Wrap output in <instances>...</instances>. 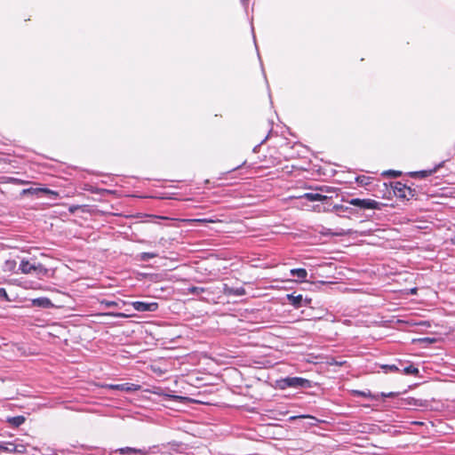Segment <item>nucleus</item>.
<instances>
[{
    "label": "nucleus",
    "mask_w": 455,
    "mask_h": 455,
    "mask_svg": "<svg viewBox=\"0 0 455 455\" xmlns=\"http://www.w3.org/2000/svg\"><path fill=\"white\" fill-rule=\"evenodd\" d=\"M279 387L281 388L306 389L312 387V382L300 377H287L279 380Z\"/></svg>",
    "instance_id": "f257e3e1"
},
{
    "label": "nucleus",
    "mask_w": 455,
    "mask_h": 455,
    "mask_svg": "<svg viewBox=\"0 0 455 455\" xmlns=\"http://www.w3.org/2000/svg\"><path fill=\"white\" fill-rule=\"evenodd\" d=\"M260 162L264 168L274 167L281 163V155L276 148H268L267 153L260 156Z\"/></svg>",
    "instance_id": "f03ea898"
},
{
    "label": "nucleus",
    "mask_w": 455,
    "mask_h": 455,
    "mask_svg": "<svg viewBox=\"0 0 455 455\" xmlns=\"http://www.w3.org/2000/svg\"><path fill=\"white\" fill-rule=\"evenodd\" d=\"M391 187L393 188L394 195L398 198L409 200L415 196L414 189H411L410 187L400 181L392 182Z\"/></svg>",
    "instance_id": "7ed1b4c3"
},
{
    "label": "nucleus",
    "mask_w": 455,
    "mask_h": 455,
    "mask_svg": "<svg viewBox=\"0 0 455 455\" xmlns=\"http://www.w3.org/2000/svg\"><path fill=\"white\" fill-rule=\"evenodd\" d=\"M350 205L359 207L360 209L379 210L382 204L373 199L353 198L347 201Z\"/></svg>",
    "instance_id": "20e7f679"
},
{
    "label": "nucleus",
    "mask_w": 455,
    "mask_h": 455,
    "mask_svg": "<svg viewBox=\"0 0 455 455\" xmlns=\"http://www.w3.org/2000/svg\"><path fill=\"white\" fill-rule=\"evenodd\" d=\"M20 269L23 274H31L36 272L37 275H46L48 272L43 265H36L28 260H22L20 265Z\"/></svg>",
    "instance_id": "39448f33"
},
{
    "label": "nucleus",
    "mask_w": 455,
    "mask_h": 455,
    "mask_svg": "<svg viewBox=\"0 0 455 455\" xmlns=\"http://www.w3.org/2000/svg\"><path fill=\"white\" fill-rule=\"evenodd\" d=\"M132 305L139 312H154L158 309V303L156 302L134 301Z\"/></svg>",
    "instance_id": "423d86ee"
},
{
    "label": "nucleus",
    "mask_w": 455,
    "mask_h": 455,
    "mask_svg": "<svg viewBox=\"0 0 455 455\" xmlns=\"http://www.w3.org/2000/svg\"><path fill=\"white\" fill-rule=\"evenodd\" d=\"M104 388L108 389H113V390H120L126 393L139 390L140 388V385L132 384V383H123V384H117V385H107L103 387Z\"/></svg>",
    "instance_id": "0eeeda50"
},
{
    "label": "nucleus",
    "mask_w": 455,
    "mask_h": 455,
    "mask_svg": "<svg viewBox=\"0 0 455 455\" xmlns=\"http://www.w3.org/2000/svg\"><path fill=\"white\" fill-rule=\"evenodd\" d=\"M287 299H288L289 303L296 308H299L302 306L303 297L301 294H299V295H295L294 293L288 294Z\"/></svg>",
    "instance_id": "6e6552de"
},
{
    "label": "nucleus",
    "mask_w": 455,
    "mask_h": 455,
    "mask_svg": "<svg viewBox=\"0 0 455 455\" xmlns=\"http://www.w3.org/2000/svg\"><path fill=\"white\" fill-rule=\"evenodd\" d=\"M301 197L305 198L310 202H315V201L323 202L328 198L326 196L321 195L318 193H305Z\"/></svg>",
    "instance_id": "1a4fd4ad"
},
{
    "label": "nucleus",
    "mask_w": 455,
    "mask_h": 455,
    "mask_svg": "<svg viewBox=\"0 0 455 455\" xmlns=\"http://www.w3.org/2000/svg\"><path fill=\"white\" fill-rule=\"evenodd\" d=\"M224 293L226 295H235V296H242L246 293L245 289L243 287L239 288H230L227 284L224 286Z\"/></svg>",
    "instance_id": "9d476101"
},
{
    "label": "nucleus",
    "mask_w": 455,
    "mask_h": 455,
    "mask_svg": "<svg viewBox=\"0 0 455 455\" xmlns=\"http://www.w3.org/2000/svg\"><path fill=\"white\" fill-rule=\"evenodd\" d=\"M32 303L34 306L41 307H44V308H48L52 306L51 299L48 298H45V297L35 299L32 300Z\"/></svg>",
    "instance_id": "9b49d317"
},
{
    "label": "nucleus",
    "mask_w": 455,
    "mask_h": 455,
    "mask_svg": "<svg viewBox=\"0 0 455 455\" xmlns=\"http://www.w3.org/2000/svg\"><path fill=\"white\" fill-rule=\"evenodd\" d=\"M117 451H119L120 454L138 453L141 455H147L148 453L146 449H135L131 447L121 448Z\"/></svg>",
    "instance_id": "f8f14e48"
},
{
    "label": "nucleus",
    "mask_w": 455,
    "mask_h": 455,
    "mask_svg": "<svg viewBox=\"0 0 455 455\" xmlns=\"http://www.w3.org/2000/svg\"><path fill=\"white\" fill-rule=\"evenodd\" d=\"M28 191H29V192H34V193H42V194L47 195V196H49L50 197H53V198H56V197L59 196V193H58V192L53 191V190H51V189L46 188H30V189H28Z\"/></svg>",
    "instance_id": "ddd939ff"
},
{
    "label": "nucleus",
    "mask_w": 455,
    "mask_h": 455,
    "mask_svg": "<svg viewBox=\"0 0 455 455\" xmlns=\"http://www.w3.org/2000/svg\"><path fill=\"white\" fill-rule=\"evenodd\" d=\"M291 274L301 281H304L307 276V272L305 268H293L291 270Z\"/></svg>",
    "instance_id": "4468645a"
},
{
    "label": "nucleus",
    "mask_w": 455,
    "mask_h": 455,
    "mask_svg": "<svg viewBox=\"0 0 455 455\" xmlns=\"http://www.w3.org/2000/svg\"><path fill=\"white\" fill-rule=\"evenodd\" d=\"M435 172V169L428 170V171L413 172H411L410 175H411V177H413V178H426V177L430 176Z\"/></svg>",
    "instance_id": "2eb2a0df"
},
{
    "label": "nucleus",
    "mask_w": 455,
    "mask_h": 455,
    "mask_svg": "<svg viewBox=\"0 0 455 455\" xmlns=\"http://www.w3.org/2000/svg\"><path fill=\"white\" fill-rule=\"evenodd\" d=\"M25 421V418L23 416H16L11 417L7 419V422H9L13 427H19L23 424Z\"/></svg>",
    "instance_id": "dca6fc26"
},
{
    "label": "nucleus",
    "mask_w": 455,
    "mask_h": 455,
    "mask_svg": "<svg viewBox=\"0 0 455 455\" xmlns=\"http://www.w3.org/2000/svg\"><path fill=\"white\" fill-rule=\"evenodd\" d=\"M402 373L405 375H414L417 376L419 374V369L413 366L412 364H410L409 366L404 367L403 370H401Z\"/></svg>",
    "instance_id": "f3484780"
},
{
    "label": "nucleus",
    "mask_w": 455,
    "mask_h": 455,
    "mask_svg": "<svg viewBox=\"0 0 455 455\" xmlns=\"http://www.w3.org/2000/svg\"><path fill=\"white\" fill-rule=\"evenodd\" d=\"M380 367L384 370L385 373L401 371V370L395 364H383Z\"/></svg>",
    "instance_id": "a211bd4d"
},
{
    "label": "nucleus",
    "mask_w": 455,
    "mask_h": 455,
    "mask_svg": "<svg viewBox=\"0 0 455 455\" xmlns=\"http://www.w3.org/2000/svg\"><path fill=\"white\" fill-rule=\"evenodd\" d=\"M16 267V261L14 259H7L4 262V271H13Z\"/></svg>",
    "instance_id": "6ab92c4d"
},
{
    "label": "nucleus",
    "mask_w": 455,
    "mask_h": 455,
    "mask_svg": "<svg viewBox=\"0 0 455 455\" xmlns=\"http://www.w3.org/2000/svg\"><path fill=\"white\" fill-rule=\"evenodd\" d=\"M14 443H6L4 444H0V451H7V452H13Z\"/></svg>",
    "instance_id": "aec40b11"
},
{
    "label": "nucleus",
    "mask_w": 455,
    "mask_h": 455,
    "mask_svg": "<svg viewBox=\"0 0 455 455\" xmlns=\"http://www.w3.org/2000/svg\"><path fill=\"white\" fill-rule=\"evenodd\" d=\"M157 256H158L157 253H155V252H142L140 255V259L145 261V260H148L150 259L156 258Z\"/></svg>",
    "instance_id": "412c9836"
},
{
    "label": "nucleus",
    "mask_w": 455,
    "mask_h": 455,
    "mask_svg": "<svg viewBox=\"0 0 455 455\" xmlns=\"http://www.w3.org/2000/svg\"><path fill=\"white\" fill-rule=\"evenodd\" d=\"M327 364L328 365L343 366L344 364H346V361H339L334 357H331L327 360Z\"/></svg>",
    "instance_id": "4be33fe9"
},
{
    "label": "nucleus",
    "mask_w": 455,
    "mask_h": 455,
    "mask_svg": "<svg viewBox=\"0 0 455 455\" xmlns=\"http://www.w3.org/2000/svg\"><path fill=\"white\" fill-rule=\"evenodd\" d=\"M206 291L204 287L191 286L188 288V292L192 294H199Z\"/></svg>",
    "instance_id": "5701e85b"
},
{
    "label": "nucleus",
    "mask_w": 455,
    "mask_h": 455,
    "mask_svg": "<svg viewBox=\"0 0 455 455\" xmlns=\"http://www.w3.org/2000/svg\"><path fill=\"white\" fill-rule=\"evenodd\" d=\"M14 448L15 450H13V453H20V454H22V453H25L26 452V446L23 445V444H16L14 443Z\"/></svg>",
    "instance_id": "b1692460"
},
{
    "label": "nucleus",
    "mask_w": 455,
    "mask_h": 455,
    "mask_svg": "<svg viewBox=\"0 0 455 455\" xmlns=\"http://www.w3.org/2000/svg\"><path fill=\"white\" fill-rule=\"evenodd\" d=\"M186 222L194 223V222H199V223H206V222H213L212 220L207 219H191V220H185Z\"/></svg>",
    "instance_id": "393cba45"
},
{
    "label": "nucleus",
    "mask_w": 455,
    "mask_h": 455,
    "mask_svg": "<svg viewBox=\"0 0 455 455\" xmlns=\"http://www.w3.org/2000/svg\"><path fill=\"white\" fill-rule=\"evenodd\" d=\"M100 304L104 305V306H106L108 307H117L118 306L117 302L113 301V300H107V299L101 300Z\"/></svg>",
    "instance_id": "a878e982"
},
{
    "label": "nucleus",
    "mask_w": 455,
    "mask_h": 455,
    "mask_svg": "<svg viewBox=\"0 0 455 455\" xmlns=\"http://www.w3.org/2000/svg\"><path fill=\"white\" fill-rule=\"evenodd\" d=\"M354 233L353 230L351 229H348V230H340L339 232H335L333 235H338V236H342V235H352Z\"/></svg>",
    "instance_id": "bb28decb"
},
{
    "label": "nucleus",
    "mask_w": 455,
    "mask_h": 455,
    "mask_svg": "<svg viewBox=\"0 0 455 455\" xmlns=\"http://www.w3.org/2000/svg\"><path fill=\"white\" fill-rule=\"evenodd\" d=\"M103 315H109V316H115V317H127L128 315L124 314V313H113V312H109V313H105L103 314Z\"/></svg>",
    "instance_id": "cd10ccee"
},
{
    "label": "nucleus",
    "mask_w": 455,
    "mask_h": 455,
    "mask_svg": "<svg viewBox=\"0 0 455 455\" xmlns=\"http://www.w3.org/2000/svg\"><path fill=\"white\" fill-rule=\"evenodd\" d=\"M386 174H387L391 177H394V178H397V177L401 176L402 172L400 171L390 170V171L387 172Z\"/></svg>",
    "instance_id": "c85d7f7f"
},
{
    "label": "nucleus",
    "mask_w": 455,
    "mask_h": 455,
    "mask_svg": "<svg viewBox=\"0 0 455 455\" xmlns=\"http://www.w3.org/2000/svg\"><path fill=\"white\" fill-rule=\"evenodd\" d=\"M0 299L9 300L7 292L4 288H0Z\"/></svg>",
    "instance_id": "c756f323"
},
{
    "label": "nucleus",
    "mask_w": 455,
    "mask_h": 455,
    "mask_svg": "<svg viewBox=\"0 0 455 455\" xmlns=\"http://www.w3.org/2000/svg\"><path fill=\"white\" fill-rule=\"evenodd\" d=\"M190 402H194V403H203V404H207V405H212V403H208V402H203L201 400H196V399H194V400H189Z\"/></svg>",
    "instance_id": "7c9ffc66"
},
{
    "label": "nucleus",
    "mask_w": 455,
    "mask_h": 455,
    "mask_svg": "<svg viewBox=\"0 0 455 455\" xmlns=\"http://www.w3.org/2000/svg\"><path fill=\"white\" fill-rule=\"evenodd\" d=\"M412 401H413L414 403H411V402H410L408 404H410V405H423V403H417L419 400H412Z\"/></svg>",
    "instance_id": "2f4dec72"
},
{
    "label": "nucleus",
    "mask_w": 455,
    "mask_h": 455,
    "mask_svg": "<svg viewBox=\"0 0 455 455\" xmlns=\"http://www.w3.org/2000/svg\"><path fill=\"white\" fill-rule=\"evenodd\" d=\"M365 179H367V178H366V177H364V176H363V177H358V178H357V181H358L359 183H362V184H363V183L364 182V180H365Z\"/></svg>",
    "instance_id": "473e14b6"
},
{
    "label": "nucleus",
    "mask_w": 455,
    "mask_h": 455,
    "mask_svg": "<svg viewBox=\"0 0 455 455\" xmlns=\"http://www.w3.org/2000/svg\"><path fill=\"white\" fill-rule=\"evenodd\" d=\"M169 398L178 399V398H185V397L184 396H180V395H169Z\"/></svg>",
    "instance_id": "72a5a7b5"
},
{
    "label": "nucleus",
    "mask_w": 455,
    "mask_h": 455,
    "mask_svg": "<svg viewBox=\"0 0 455 455\" xmlns=\"http://www.w3.org/2000/svg\"><path fill=\"white\" fill-rule=\"evenodd\" d=\"M402 392L400 391H397V392H391L389 393L390 395H398L399 394H401Z\"/></svg>",
    "instance_id": "f704fd0d"
},
{
    "label": "nucleus",
    "mask_w": 455,
    "mask_h": 455,
    "mask_svg": "<svg viewBox=\"0 0 455 455\" xmlns=\"http://www.w3.org/2000/svg\"><path fill=\"white\" fill-rule=\"evenodd\" d=\"M76 208H77V207H70V209H69V210H70V212H75V210H76Z\"/></svg>",
    "instance_id": "c9c22d12"
},
{
    "label": "nucleus",
    "mask_w": 455,
    "mask_h": 455,
    "mask_svg": "<svg viewBox=\"0 0 455 455\" xmlns=\"http://www.w3.org/2000/svg\"><path fill=\"white\" fill-rule=\"evenodd\" d=\"M356 394L359 395H363V396L366 395L364 393H361V392H356Z\"/></svg>",
    "instance_id": "e433bc0d"
},
{
    "label": "nucleus",
    "mask_w": 455,
    "mask_h": 455,
    "mask_svg": "<svg viewBox=\"0 0 455 455\" xmlns=\"http://www.w3.org/2000/svg\"><path fill=\"white\" fill-rule=\"evenodd\" d=\"M452 243L455 244V237L452 239Z\"/></svg>",
    "instance_id": "4c0bfd02"
}]
</instances>
